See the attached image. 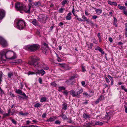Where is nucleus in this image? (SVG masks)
I'll return each instance as SVG.
<instances>
[{
  "mask_svg": "<svg viewBox=\"0 0 127 127\" xmlns=\"http://www.w3.org/2000/svg\"><path fill=\"white\" fill-rule=\"evenodd\" d=\"M40 60V59L35 56H32L29 58L28 63L31 65H33L35 68L38 67H42V64L40 63L37 62L38 61Z\"/></svg>",
  "mask_w": 127,
  "mask_h": 127,
  "instance_id": "f03ea898",
  "label": "nucleus"
},
{
  "mask_svg": "<svg viewBox=\"0 0 127 127\" xmlns=\"http://www.w3.org/2000/svg\"><path fill=\"white\" fill-rule=\"evenodd\" d=\"M97 36L98 37V38L101 37L100 33L99 32L97 34Z\"/></svg>",
  "mask_w": 127,
  "mask_h": 127,
  "instance_id": "338daca9",
  "label": "nucleus"
},
{
  "mask_svg": "<svg viewBox=\"0 0 127 127\" xmlns=\"http://www.w3.org/2000/svg\"><path fill=\"white\" fill-rule=\"evenodd\" d=\"M83 116L85 119H86L87 118H90V115L88 114L84 113L83 114Z\"/></svg>",
  "mask_w": 127,
  "mask_h": 127,
  "instance_id": "dca6fc26",
  "label": "nucleus"
},
{
  "mask_svg": "<svg viewBox=\"0 0 127 127\" xmlns=\"http://www.w3.org/2000/svg\"><path fill=\"white\" fill-rule=\"evenodd\" d=\"M109 41L111 42H112L113 41V39L111 37H110L109 38Z\"/></svg>",
  "mask_w": 127,
  "mask_h": 127,
  "instance_id": "bf43d9fd",
  "label": "nucleus"
},
{
  "mask_svg": "<svg viewBox=\"0 0 127 127\" xmlns=\"http://www.w3.org/2000/svg\"><path fill=\"white\" fill-rule=\"evenodd\" d=\"M40 74H41L42 75H43L45 73V71L42 69L40 70Z\"/></svg>",
  "mask_w": 127,
  "mask_h": 127,
  "instance_id": "c85d7f7f",
  "label": "nucleus"
},
{
  "mask_svg": "<svg viewBox=\"0 0 127 127\" xmlns=\"http://www.w3.org/2000/svg\"><path fill=\"white\" fill-rule=\"evenodd\" d=\"M107 77L111 81H112L113 80V78L110 75H108Z\"/></svg>",
  "mask_w": 127,
  "mask_h": 127,
  "instance_id": "de8ad7c7",
  "label": "nucleus"
},
{
  "mask_svg": "<svg viewBox=\"0 0 127 127\" xmlns=\"http://www.w3.org/2000/svg\"><path fill=\"white\" fill-rule=\"evenodd\" d=\"M68 122L71 123H73V122L72 120L71 119V118H69L68 119Z\"/></svg>",
  "mask_w": 127,
  "mask_h": 127,
  "instance_id": "79ce46f5",
  "label": "nucleus"
},
{
  "mask_svg": "<svg viewBox=\"0 0 127 127\" xmlns=\"http://www.w3.org/2000/svg\"><path fill=\"white\" fill-rule=\"evenodd\" d=\"M38 81L39 83H40V84H42V79L40 77L38 79Z\"/></svg>",
  "mask_w": 127,
  "mask_h": 127,
  "instance_id": "09e8293b",
  "label": "nucleus"
},
{
  "mask_svg": "<svg viewBox=\"0 0 127 127\" xmlns=\"http://www.w3.org/2000/svg\"><path fill=\"white\" fill-rule=\"evenodd\" d=\"M114 20L113 23H116L117 22V20L116 18L115 17H114Z\"/></svg>",
  "mask_w": 127,
  "mask_h": 127,
  "instance_id": "3c124183",
  "label": "nucleus"
},
{
  "mask_svg": "<svg viewBox=\"0 0 127 127\" xmlns=\"http://www.w3.org/2000/svg\"><path fill=\"white\" fill-rule=\"evenodd\" d=\"M72 14L71 12H69L67 14V16L66 17V19L67 20H70L71 19V17L70 16Z\"/></svg>",
  "mask_w": 127,
  "mask_h": 127,
  "instance_id": "4468645a",
  "label": "nucleus"
},
{
  "mask_svg": "<svg viewBox=\"0 0 127 127\" xmlns=\"http://www.w3.org/2000/svg\"><path fill=\"white\" fill-rule=\"evenodd\" d=\"M51 85L54 86H55L56 85V83L54 82H52L51 83Z\"/></svg>",
  "mask_w": 127,
  "mask_h": 127,
  "instance_id": "49530a36",
  "label": "nucleus"
},
{
  "mask_svg": "<svg viewBox=\"0 0 127 127\" xmlns=\"http://www.w3.org/2000/svg\"><path fill=\"white\" fill-rule=\"evenodd\" d=\"M82 18L83 19H84V20H83V21H88V20L87 19L86 17L84 15H83L82 16Z\"/></svg>",
  "mask_w": 127,
  "mask_h": 127,
  "instance_id": "c756f323",
  "label": "nucleus"
},
{
  "mask_svg": "<svg viewBox=\"0 0 127 127\" xmlns=\"http://www.w3.org/2000/svg\"><path fill=\"white\" fill-rule=\"evenodd\" d=\"M55 119L54 117H50L47 120V121L48 122H51L54 121Z\"/></svg>",
  "mask_w": 127,
  "mask_h": 127,
  "instance_id": "a211bd4d",
  "label": "nucleus"
},
{
  "mask_svg": "<svg viewBox=\"0 0 127 127\" xmlns=\"http://www.w3.org/2000/svg\"><path fill=\"white\" fill-rule=\"evenodd\" d=\"M16 93L22 95L24 96L23 98L25 99L27 98V96H26L25 94L22 92V91L20 90L19 89L16 90Z\"/></svg>",
  "mask_w": 127,
  "mask_h": 127,
  "instance_id": "9d476101",
  "label": "nucleus"
},
{
  "mask_svg": "<svg viewBox=\"0 0 127 127\" xmlns=\"http://www.w3.org/2000/svg\"><path fill=\"white\" fill-rule=\"evenodd\" d=\"M32 8L31 5H29V7L28 8H26V6L25 5L24 6V8L22 11H23L26 13H30V9Z\"/></svg>",
  "mask_w": 127,
  "mask_h": 127,
  "instance_id": "1a4fd4ad",
  "label": "nucleus"
},
{
  "mask_svg": "<svg viewBox=\"0 0 127 127\" xmlns=\"http://www.w3.org/2000/svg\"><path fill=\"white\" fill-rule=\"evenodd\" d=\"M90 46H89V48L91 49L92 48V47L93 46V44L92 43H90Z\"/></svg>",
  "mask_w": 127,
  "mask_h": 127,
  "instance_id": "6e6d98bb",
  "label": "nucleus"
},
{
  "mask_svg": "<svg viewBox=\"0 0 127 127\" xmlns=\"http://www.w3.org/2000/svg\"><path fill=\"white\" fill-rule=\"evenodd\" d=\"M25 5L18 2L15 3V7L16 9L20 11H22Z\"/></svg>",
  "mask_w": 127,
  "mask_h": 127,
  "instance_id": "0eeeda50",
  "label": "nucleus"
},
{
  "mask_svg": "<svg viewBox=\"0 0 127 127\" xmlns=\"http://www.w3.org/2000/svg\"><path fill=\"white\" fill-rule=\"evenodd\" d=\"M61 116L63 120H66L68 119L66 116L63 113H62Z\"/></svg>",
  "mask_w": 127,
  "mask_h": 127,
  "instance_id": "b1692460",
  "label": "nucleus"
},
{
  "mask_svg": "<svg viewBox=\"0 0 127 127\" xmlns=\"http://www.w3.org/2000/svg\"><path fill=\"white\" fill-rule=\"evenodd\" d=\"M32 23L35 26H37L38 25V22L35 19H33L32 22Z\"/></svg>",
  "mask_w": 127,
  "mask_h": 127,
  "instance_id": "aec40b11",
  "label": "nucleus"
},
{
  "mask_svg": "<svg viewBox=\"0 0 127 127\" xmlns=\"http://www.w3.org/2000/svg\"><path fill=\"white\" fill-rule=\"evenodd\" d=\"M48 44L46 43H44L42 46V50L43 53L45 54L48 53L47 50L48 49Z\"/></svg>",
  "mask_w": 127,
  "mask_h": 127,
  "instance_id": "6e6552de",
  "label": "nucleus"
},
{
  "mask_svg": "<svg viewBox=\"0 0 127 127\" xmlns=\"http://www.w3.org/2000/svg\"><path fill=\"white\" fill-rule=\"evenodd\" d=\"M41 105L39 103H37L35 104L34 105V106L36 107H38L40 106Z\"/></svg>",
  "mask_w": 127,
  "mask_h": 127,
  "instance_id": "a19ab883",
  "label": "nucleus"
},
{
  "mask_svg": "<svg viewBox=\"0 0 127 127\" xmlns=\"http://www.w3.org/2000/svg\"><path fill=\"white\" fill-rule=\"evenodd\" d=\"M2 72L0 71V84L1 83V82L2 81Z\"/></svg>",
  "mask_w": 127,
  "mask_h": 127,
  "instance_id": "58836bf2",
  "label": "nucleus"
},
{
  "mask_svg": "<svg viewBox=\"0 0 127 127\" xmlns=\"http://www.w3.org/2000/svg\"><path fill=\"white\" fill-rule=\"evenodd\" d=\"M105 79H106V82L107 83H109L110 82L108 78L106 77Z\"/></svg>",
  "mask_w": 127,
  "mask_h": 127,
  "instance_id": "052dcab7",
  "label": "nucleus"
},
{
  "mask_svg": "<svg viewBox=\"0 0 127 127\" xmlns=\"http://www.w3.org/2000/svg\"><path fill=\"white\" fill-rule=\"evenodd\" d=\"M83 95L85 97H91V96L87 92H84L83 93Z\"/></svg>",
  "mask_w": 127,
  "mask_h": 127,
  "instance_id": "5701e85b",
  "label": "nucleus"
},
{
  "mask_svg": "<svg viewBox=\"0 0 127 127\" xmlns=\"http://www.w3.org/2000/svg\"><path fill=\"white\" fill-rule=\"evenodd\" d=\"M32 4L33 5H34L37 7H39L41 5V3L39 1L33 2L32 3Z\"/></svg>",
  "mask_w": 127,
  "mask_h": 127,
  "instance_id": "f8f14e48",
  "label": "nucleus"
},
{
  "mask_svg": "<svg viewBox=\"0 0 127 127\" xmlns=\"http://www.w3.org/2000/svg\"><path fill=\"white\" fill-rule=\"evenodd\" d=\"M25 48L27 50H30L31 51H34L39 49L40 46L37 44H33L32 45H27Z\"/></svg>",
  "mask_w": 127,
  "mask_h": 127,
  "instance_id": "7ed1b4c3",
  "label": "nucleus"
},
{
  "mask_svg": "<svg viewBox=\"0 0 127 127\" xmlns=\"http://www.w3.org/2000/svg\"><path fill=\"white\" fill-rule=\"evenodd\" d=\"M99 51L102 54L104 53V52L103 51V50H102V49L101 48L100 49H99Z\"/></svg>",
  "mask_w": 127,
  "mask_h": 127,
  "instance_id": "680f3d73",
  "label": "nucleus"
},
{
  "mask_svg": "<svg viewBox=\"0 0 127 127\" xmlns=\"http://www.w3.org/2000/svg\"><path fill=\"white\" fill-rule=\"evenodd\" d=\"M47 18V17L46 15L43 14H41L38 16L37 19L38 21L41 22L45 23Z\"/></svg>",
  "mask_w": 127,
  "mask_h": 127,
  "instance_id": "39448f33",
  "label": "nucleus"
},
{
  "mask_svg": "<svg viewBox=\"0 0 127 127\" xmlns=\"http://www.w3.org/2000/svg\"><path fill=\"white\" fill-rule=\"evenodd\" d=\"M59 64L60 65V66L62 67H65V65H64L63 64Z\"/></svg>",
  "mask_w": 127,
  "mask_h": 127,
  "instance_id": "13d9d810",
  "label": "nucleus"
},
{
  "mask_svg": "<svg viewBox=\"0 0 127 127\" xmlns=\"http://www.w3.org/2000/svg\"><path fill=\"white\" fill-rule=\"evenodd\" d=\"M94 19H96L97 17V16L96 15H94L92 17Z\"/></svg>",
  "mask_w": 127,
  "mask_h": 127,
  "instance_id": "0e129e2a",
  "label": "nucleus"
},
{
  "mask_svg": "<svg viewBox=\"0 0 127 127\" xmlns=\"http://www.w3.org/2000/svg\"><path fill=\"white\" fill-rule=\"evenodd\" d=\"M65 10L64 8H60L59 10V13H62Z\"/></svg>",
  "mask_w": 127,
  "mask_h": 127,
  "instance_id": "473e14b6",
  "label": "nucleus"
},
{
  "mask_svg": "<svg viewBox=\"0 0 127 127\" xmlns=\"http://www.w3.org/2000/svg\"><path fill=\"white\" fill-rule=\"evenodd\" d=\"M67 1L68 0H63L61 2L62 5H64L65 4L67 3Z\"/></svg>",
  "mask_w": 127,
  "mask_h": 127,
  "instance_id": "2f4dec72",
  "label": "nucleus"
},
{
  "mask_svg": "<svg viewBox=\"0 0 127 127\" xmlns=\"http://www.w3.org/2000/svg\"><path fill=\"white\" fill-rule=\"evenodd\" d=\"M19 113L20 115L23 116H26L29 114V113L28 112H26L24 113L22 112H20V113Z\"/></svg>",
  "mask_w": 127,
  "mask_h": 127,
  "instance_id": "e433bc0d",
  "label": "nucleus"
},
{
  "mask_svg": "<svg viewBox=\"0 0 127 127\" xmlns=\"http://www.w3.org/2000/svg\"><path fill=\"white\" fill-rule=\"evenodd\" d=\"M83 92V90L82 88L80 89L77 92V95L79 94L82 93Z\"/></svg>",
  "mask_w": 127,
  "mask_h": 127,
  "instance_id": "4be33fe9",
  "label": "nucleus"
},
{
  "mask_svg": "<svg viewBox=\"0 0 127 127\" xmlns=\"http://www.w3.org/2000/svg\"><path fill=\"white\" fill-rule=\"evenodd\" d=\"M82 71H83L84 72L86 71V70L85 69V67L83 66H82Z\"/></svg>",
  "mask_w": 127,
  "mask_h": 127,
  "instance_id": "69168bd1",
  "label": "nucleus"
},
{
  "mask_svg": "<svg viewBox=\"0 0 127 127\" xmlns=\"http://www.w3.org/2000/svg\"><path fill=\"white\" fill-rule=\"evenodd\" d=\"M102 97H103V95H101L100 97L98 98V99H97L96 101L95 102V104H97L99 102L100 100H102V99H103L102 98Z\"/></svg>",
  "mask_w": 127,
  "mask_h": 127,
  "instance_id": "6ab92c4d",
  "label": "nucleus"
},
{
  "mask_svg": "<svg viewBox=\"0 0 127 127\" xmlns=\"http://www.w3.org/2000/svg\"><path fill=\"white\" fill-rule=\"evenodd\" d=\"M42 68H43L45 70H47L49 69V67L47 66L46 65L43 66Z\"/></svg>",
  "mask_w": 127,
  "mask_h": 127,
  "instance_id": "4c0bfd02",
  "label": "nucleus"
},
{
  "mask_svg": "<svg viewBox=\"0 0 127 127\" xmlns=\"http://www.w3.org/2000/svg\"><path fill=\"white\" fill-rule=\"evenodd\" d=\"M61 123V122L59 120L56 121L55 122V123L57 124H60Z\"/></svg>",
  "mask_w": 127,
  "mask_h": 127,
  "instance_id": "c03bdc74",
  "label": "nucleus"
},
{
  "mask_svg": "<svg viewBox=\"0 0 127 127\" xmlns=\"http://www.w3.org/2000/svg\"><path fill=\"white\" fill-rule=\"evenodd\" d=\"M46 98L45 97H42L40 99V101L41 102H43L46 101Z\"/></svg>",
  "mask_w": 127,
  "mask_h": 127,
  "instance_id": "bb28decb",
  "label": "nucleus"
},
{
  "mask_svg": "<svg viewBox=\"0 0 127 127\" xmlns=\"http://www.w3.org/2000/svg\"><path fill=\"white\" fill-rule=\"evenodd\" d=\"M105 117L106 118V119L107 120H109L110 118V117L107 113H106Z\"/></svg>",
  "mask_w": 127,
  "mask_h": 127,
  "instance_id": "ea45409f",
  "label": "nucleus"
},
{
  "mask_svg": "<svg viewBox=\"0 0 127 127\" xmlns=\"http://www.w3.org/2000/svg\"><path fill=\"white\" fill-rule=\"evenodd\" d=\"M5 12L3 9H0V20L2 19L5 16Z\"/></svg>",
  "mask_w": 127,
  "mask_h": 127,
  "instance_id": "9b49d317",
  "label": "nucleus"
},
{
  "mask_svg": "<svg viewBox=\"0 0 127 127\" xmlns=\"http://www.w3.org/2000/svg\"><path fill=\"white\" fill-rule=\"evenodd\" d=\"M65 88L63 86L59 87L58 88V91L59 92H61L62 90H65Z\"/></svg>",
  "mask_w": 127,
  "mask_h": 127,
  "instance_id": "412c9836",
  "label": "nucleus"
},
{
  "mask_svg": "<svg viewBox=\"0 0 127 127\" xmlns=\"http://www.w3.org/2000/svg\"><path fill=\"white\" fill-rule=\"evenodd\" d=\"M13 73L12 72H10L8 73V76L9 78H11V77L13 76Z\"/></svg>",
  "mask_w": 127,
  "mask_h": 127,
  "instance_id": "a878e982",
  "label": "nucleus"
},
{
  "mask_svg": "<svg viewBox=\"0 0 127 127\" xmlns=\"http://www.w3.org/2000/svg\"><path fill=\"white\" fill-rule=\"evenodd\" d=\"M67 104H63L62 105V109H63L64 110H66L67 109Z\"/></svg>",
  "mask_w": 127,
  "mask_h": 127,
  "instance_id": "393cba45",
  "label": "nucleus"
},
{
  "mask_svg": "<svg viewBox=\"0 0 127 127\" xmlns=\"http://www.w3.org/2000/svg\"><path fill=\"white\" fill-rule=\"evenodd\" d=\"M113 2L111 1H108V3L110 5H112L113 4Z\"/></svg>",
  "mask_w": 127,
  "mask_h": 127,
  "instance_id": "5fc2aeb1",
  "label": "nucleus"
},
{
  "mask_svg": "<svg viewBox=\"0 0 127 127\" xmlns=\"http://www.w3.org/2000/svg\"><path fill=\"white\" fill-rule=\"evenodd\" d=\"M70 93L73 97L77 96V92L76 93L73 90L71 91H70Z\"/></svg>",
  "mask_w": 127,
  "mask_h": 127,
  "instance_id": "2eb2a0df",
  "label": "nucleus"
},
{
  "mask_svg": "<svg viewBox=\"0 0 127 127\" xmlns=\"http://www.w3.org/2000/svg\"><path fill=\"white\" fill-rule=\"evenodd\" d=\"M10 119L12 123L15 125L17 124V122L14 119H12L11 118H10Z\"/></svg>",
  "mask_w": 127,
  "mask_h": 127,
  "instance_id": "72a5a7b5",
  "label": "nucleus"
},
{
  "mask_svg": "<svg viewBox=\"0 0 127 127\" xmlns=\"http://www.w3.org/2000/svg\"><path fill=\"white\" fill-rule=\"evenodd\" d=\"M118 7L120 9H123V10L126 9V7L125 6H121L119 4L118 5Z\"/></svg>",
  "mask_w": 127,
  "mask_h": 127,
  "instance_id": "7c9ffc66",
  "label": "nucleus"
},
{
  "mask_svg": "<svg viewBox=\"0 0 127 127\" xmlns=\"http://www.w3.org/2000/svg\"><path fill=\"white\" fill-rule=\"evenodd\" d=\"M35 74V73L33 72H32L31 71H29V72L27 74L28 75H33Z\"/></svg>",
  "mask_w": 127,
  "mask_h": 127,
  "instance_id": "c9c22d12",
  "label": "nucleus"
},
{
  "mask_svg": "<svg viewBox=\"0 0 127 127\" xmlns=\"http://www.w3.org/2000/svg\"><path fill=\"white\" fill-rule=\"evenodd\" d=\"M36 74H40V70L38 69L36 70L35 71Z\"/></svg>",
  "mask_w": 127,
  "mask_h": 127,
  "instance_id": "37998d69",
  "label": "nucleus"
},
{
  "mask_svg": "<svg viewBox=\"0 0 127 127\" xmlns=\"http://www.w3.org/2000/svg\"><path fill=\"white\" fill-rule=\"evenodd\" d=\"M57 61L59 62H61L62 61V60L59 57L57 56Z\"/></svg>",
  "mask_w": 127,
  "mask_h": 127,
  "instance_id": "8fccbe9b",
  "label": "nucleus"
},
{
  "mask_svg": "<svg viewBox=\"0 0 127 127\" xmlns=\"http://www.w3.org/2000/svg\"><path fill=\"white\" fill-rule=\"evenodd\" d=\"M84 125L87 127H91L93 125V123L92 122H87L84 124Z\"/></svg>",
  "mask_w": 127,
  "mask_h": 127,
  "instance_id": "ddd939ff",
  "label": "nucleus"
},
{
  "mask_svg": "<svg viewBox=\"0 0 127 127\" xmlns=\"http://www.w3.org/2000/svg\"><path fill=\"white\" fill-rule=\"evenodd\" d=\"M81 84L82 86H85V82L84 81H82L81 82Z\"/></svg>",
  "mask_w": 127,
  "mask_h": 127,
  "instance_id": "4d7b16f0",
  "label": "nucleus"
},
{
  "mask_svg": "<svg viewBox=\"0 0 127 127\" xmlns=\"http://www.w3.org/2000/svg\"><path fill=\"white\" fill-rule=\"evenodd\" d=\"M17 28L21 30L24 29L26 26L25 22L23 20H17Z\"/></svg>",
  "mask_w": 127,
  "mask_h": 127,
  "instance_id": "20e7f679",
  "label": "nucleus"
},
{
  "mask_svg": "<svg viewBox=\"0 0 127 127\" xmlns=\"http://www.w3.org/2000/svg\"><path fill=\"white\" fill-rule=\"evenodd\" d=\"M72 12L74 16H75V11L74 10V7L73 8V9H72Z\"/></svg>",
  "mask_w": 127,
  "mask_h": 127,
  "instance_id": "864d4df0",
  "label": "nucleus"
},
{
  "mask_svg": "<svg viewBox=\"0 0 127 127\" xmlns=\"http://www.w3.org/2000/svg\"><path fill=\"white\" fill-rule=\"evenodd\" d=\"M103 123L102 122H100L99 121H97L95 122V124L97 125H102Z\"/></svg>",
  "mask_w": 127,
  "mask_h": 127,
  "instance_id": "cd10ccee",
  "label": "nucleus"
},
{
  "mask_svg": "<svg viewBox=\"0 0 127 127\" xmlns=\"http://www.w3.org/2000/svg\"><path fill=\"white\" fill-rule=\"evenodd\" d=\"M95 9L96 13L97 14V15H99L102 12V10L101 9H96L95 8Z\"/></svg>",
  "mask_w": 127,
  "mask_h": 127,
  "instance_id": "f3484780",
  "label": "nucleus"
},
{
  "mask_svg": "<svg viewBox=\"0 0 127 127\" xmlns=\"http://www.w3.org/2000/svg\"><path fill=\"white\" fill-rule=\"evenodd\" d=\"M1 55V58L5 57L6 59L13 60L16 58V54L13 51H7L5 49L2 52Z\"/></svg>",
  "mask_w": 127,
  "mask_h": 127,
  "instance_id": "f257e3e1",
  "label": "nucleus"
},
{
  "mask_svg": "<svg viewBox=\"0 0 127 127\" xmlns=\"http://www.w3.org/2000/svg\"><path fill=\"white\" fill-rule=\"evenodd\" d=\"M63 93L65 95H68V92L67 91H64L63 92Z\"/></svg>",
  "mask_w": 127,
  "mask_h": 127,
  "instance_id": "603ef678",
  "label": "nucleus"
},
{
  "mask_svg": "<svg viewBox=\"0 0 127 127\" xmlns=\"http://www.w3.org/2000/svg\"><path fill=\"white\" fill-rule=\"evenodd\" d=\"M124 107L125 108V112L126 113H127V107H126V106H124Z\"/></svg>",
  "mask_w": 127,
  "mask_h": 127,
  "instance_id": "774afa93",
  "label": "nucleus"
},
{
  "mask_svg": "<svg viewBox=\"0 0 127 127\" xmlns=\"http://www.w3.org/2000/svg\"><path fill=\"white\" fill-rule=\"evenodd\" d=\"M22 62V61L20 59L17 60L16 61V63L18 64H19L21 63Z\"/></svg>",
  "mask_w": 127,
  "mask_h": 127,
  "instance_id": "f704fd0d",
  "label": "nucleus"
},
{
  "mask_svg": "<svg viewBox=\"0 0 127 127\" xmlns=\"http://www.w3.org/2000/svg\"><path fill=\"white\" fill-rule=\"evenodd\" d=\"M123 13L125 15H127V11L126 10V9L123 10Z\"/></svg>",
  "mask_w": 127,
  "mask_h": 127,
  "instance_id": "a18cd8bd",
  "label": "nucleus"
},
{
  "mask_svg": "<svg viewBox=\"0 0 127 127\" xmlns=\"http://www.w3.org/2000/svg\"><path fill=\"white\" fill-rule=\"evenodd\" d=\"M42 117L43 118H45L46 117V115L45 113L43 114L42 115Z\"/></svg>",
  "mask_w": 127,
  "mask_h": 127,
  "instance_id": "e2e57ef3",
  "label": "nucleus"
},
{
  "mask_svg": "<svg viewBox=\"0 0 127 127\" xmlns=\"http://www.w3.org/2000/svg\"><path fill=\"white\" fill-rule=\"evenodd\" d=\"M0 44L3 47H5L8 46L7 41L3 38L0 37Z\"/></svg>",
  "mask_w": 127,
  "mask_h": 127,
  "instance_id": "423d86ee",
  "label": "nucleus"
}]
</instances>
